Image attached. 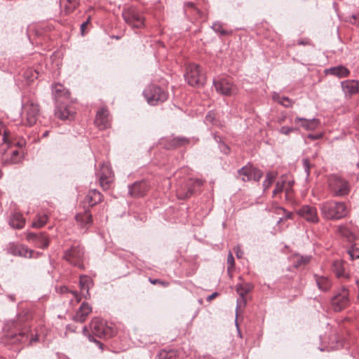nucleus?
<instances>
[{
  "mask_svg": "<svg viewBox=\"0 0 359 359\" xmlns=\"http://www.w3.org/2000/svg\"><path fill=\"white\" fill-rule=\"evenodd\" d=\"M322 216L327 220H337L344 218L348 213L347 205L344 202L327 201L320 204Z\"/></svg>",
  "mask_w": 359,
  "mask_h": 359,
  "instance_id": "1",
  "label": "nucleus"
},
{
  "mask_svg": "<svg viewBox=\"0 0 359 359\" xmlns=\"http://www.w3.org/2000/svg\"><path fill=\"white\" fill-rule=\"evenodd\" d=\"M92 334H88V338L90 341L95 342L100 350L103 349V344L97 340L94 336L100 338H109L114 334V330L100 318H94L90 324Z\"/></svg>",
  "mask_w": 359,
  "mask_h": 359,
  "instance_id": "2",
  "label": "nucleus"
},
{
  "mask_svg": "<svg viewBox=\"0 0 359 359\" xmlns=\"http://www.w3.org/2000/svg\"><path fill=\"white\" fill-rule=\"evenodd\" d=\"M327 185L329 191L334 197H345L351 190L350 182L337 175H331L327 177Z\"/></svg>",
  "mask_w": 359,
  "mask_h": 359,
  "instance_id": "3",
  "label": "nucleus"
},
{
  "mask_svg": "<svg viewBox=\"0 0 359 359\" xmlns=\"http://www.w3.org/2000/svg\"><path fill=\"white\" fill-rule=\"evenodd\" d=\"M143 95L150 105H157L167 100L168 93L158 86L151 84L143 91Z\"/></svg>",
  "mask_w": 359,
  "mask_h": 359,
  "instance_id": "4",
  "label": "nucleus"
},
{
  "mask_svg": "<svg viewBox=\"0 0 359 359\" xmlns=\"http://www.w3.org/2000/svg\"><path fill=\"white\" fill-rule=\"evenodd\" d=\"M122 16L124 21L133 29H140L144 26V18L135 7L125 8Z\"/></svg>",
  "mask_w": 359,
  "mask_h": 359,
  "instance_id": "5",
  "label": "nucleus"
},
{
  "mask_svg": "<svg viewBox=\"0 0 359 359\" xmlns=\"http://www.w3.org/2000/svg\"><path fill=\"white\" fill-rule=\"evenodd\" d=\"M184 78L189 85L194 87H200L204 85L205 78L201 72L200 66L191 64L187 67Z\"/></svg>",
  "mask_w": 359,
  "mask_h": 359,
  "instance_id": "6",
  "label": "nucleus"
},
{
  "mask_svg": "<svg viewBox=\"0 0 359 359\" xmlns=\"http://www.w3.org/2000/svg\"><path fill=\"white\" fill-rule=\"evenodd\" d=\"M263 177V172L248 163L238 170L237 178L243 182H249L254 180L259 182Z\"/></svg>",
  "mask_w": 359,
  "mask_h": 359,
  "instance_id": "7",
  "label": "nucleus"
},
{
  "mask_svg": "<svg viewBox=\"0 0 359 359\" xmlns=\"http://www.w3.org/2000/svg\"><path fill=\"white\" fill-rule=\"evenodd\" d=\"M83 249L79 245L72 246L65 252L63 258L71 264L80 269L83 268Z\"/></svg>",
  "mask_w": 359,
  "mask_h": 359,
  "instance_id": "8",
  "label": "nucleus"
},
{
  "mask_svg": "<svg viewBox=\"0 0 359 359\" xmlns=\"http://www.w3.org/2000/svg\"><path fill=\"white\" fill-rule=\"evenodd\" d=\"M213 85L217 93L225 96L234 95L238 91L237 86L226 78L214 80Z\"/></svg>",
  "mask_w": 359,
  "mask_h": 359,
  "instance_id": "9",
  "label": "nucleus"
},
{
  "mask_svg": "<svg viewBox=\"0 0 359 359\" xmlns=\"http://www.w3.org/2000/svg\"><path fill=\"white\" fill-rule=\"evenodd\" d=\"M331 304L335 311H340L349 304V293L346 288L342 287L331 299Z\"/></svg>",
  "mask_w": 359,
  "mask_h": 359,
  "instance_id": "10",
  "label": "nucleus"
},
{
  "mask_svg": "<svg viewBox=\"0 0 359 359\" xmlns=\"http://www.w3.org/2000/svg\"><path fill=\"white\" fill-rule=\"evenodd\" d=\"M26 239L35 247L41 249L47 248L50 243V238L46 232H29L26 234Z\"/></svg>",
  "mask_w": 359,
  "mask_h": 359,
  "instance_id": "11",
  "label": "nucleus"
},
{
  "mask_svg": "<svg viewBox=\"0 0 359 359\" xmlns=\"http://www.w3.org/2000/svg\"><path fill=\"white\" fill-rule=\"evenodd\" d=\"M149 185L145 180L135 182L128 186V194L132 197L144 196L149 190Z\"/></svg>",
  "mask_w": 359,
  "mask_h": 359,
  "instance_id": "12",
  "label": "nucleus"
},
{
  "mask_svg": "<svg viewBox=\"0 0 359 359\" xmlns=\"http://www.w3.org/2000/svg\"><path fill=\"white\" fill-rule=\"evenodd\" d=\"M297 214L308 222L317 223L319 221L317 209L313 206L303 205L297 210Z\"/></svg>",
  "mask_w": 359,
  "mask_h": 359,
  "instance_id": "13",
  "label": "nucleus"
},
{
  "mask_svg": "<svg viewBox=\"0 0 359 359\" xmlns=\"http://www.w3.org/2000/svg\"><path fill=\"white\" fill-rule=\"evenodd\" d=\"M7 251L14 256L29 258H31L34 253V250L29 249L24 245L18 243H9L7 247Z\"/></svg>",
  "mask_w": 359,
  "mask_h": 359,
  "instance_id": "14",
  "label": "nucleus"
},
{
  "mask_svg": "<svg viewBox=\"0 0 359 359\" xmlns=\"http://www.w3.org/2000/svg\"><path fill=\"white\" fill-rule=\"evenodd\" d=\"M97 175L100 186L104 189H107L109 187V184L113 180V172L111 168L107 164H102Z\"/></svg>",
  "mask_w": 359,
  "mask_h": 359,
  "instance_id": "15",
  "label": "nucleus"
},
{
  "mask_svg": "<svg viewBox=\"0 0 359 359\" xmlns=\"http://www.w3.org/2000/svg\"><path fill=\"white\" fill-rule=\"evenodd\" d=\"M253 288V285L249 283L237 284L236 285V290L239 294V298L237 299V307L236 310L242 306H245L247 300L245 295L250 292Z\"/></svg>",
  "mask_w": 359,
  "mask_h": 359,
  "instance_id": "16",
  "label": "nucleus"
},
{
  "mask_svg": "<svg viewBox=\"0 0 359 359\" xmlns=\"http://www.w3.org/2000/svg\"><path fill=\"white\" fill-rule=\"evenodd\" d=\"M203 184V182L201 180H189L187 184V191L184 192L181 189L177 191V195L180 199H186L189 198L196 190V187H200Z\"/></svg>",
  "mask_w": 359,
  "mask_h": 359,
  "instance_id": "17",
  "label": "nucleus"
},
{
  "mask_svg": "<svg viewBox=\"0 0 359 359\" xmlns=\"http://www.w3.org/2000/svg\"><path fill=\"white\" fill-rule=\"evenodd\" d=\"M95 123L100 130H104L110 126L109 111L106 108H102L97 111Z\"/></svg>",
  "mask_w": 359,
  "mask_h": 359,
  "instance_id": "18",
  "label": "nucleus"
},
{
  "mask_svg": "<svg viewBox=\"0 0 359 359\" xmlns=\"http://www.w3.org/2000/svg\"><path fill=\"white\" fill-rule=\"evenodd\" d=\"M342 90L346 97H351L359 93V81L346 80L341 82Z\"/></svg>",
  "mask_w": 359,
  "mask_h": 359,
  "instance_id": "19",
  "label": "nucleus"
},
{
  "mask_svg": "<svg viewBox=\"0 0 359 359\" xmlns=\"http://www.w3.org/2000/svg\"><path fill=\"white\" fill-rule=\"evenodd\" d=\"M24 109L27 114L26 118L27 124L32 126L36 123L39 111V106L37 104L31 103L29 104L25 105Z\"/></svg>",
  "mask_w": 359,
  "mask_h": 359,
  "instance_id": "20",
  "label": "nucleus"
},
{
  "mask_svg": "<svg viewBox=\"0 0 359 359\" xmlns=\"http://www.w3.org/2000/svg\"><path fill=\"white\" fill-rule=\"evenodd\" d=\"M92 312V307L87 303L83 302L73 319L76 322L83 323L88 316Z\"/></svg>",
  "mask_w": 359,
  "mask_h": 359,
  "instance_id": "21",
  "label": "nucleus"
},
{
  "mask_svg": "<svg viewBox=\"0 0 359 359\" xmlns=\"http://www.w3.org/2000/svg\"><path fill=\"white\" fill-rule=\"evenodd\" d=\"M295 123H300V126L306 130H314L319 126V121L316 118L307 119L302 117H297L294 118Z\"/></svg>",
  "mask_w": 359,
  "mask_h": 359,
  "instance_id": "22",
  "label": "nucleus"
},
{
  "mask_svg": "<svg viewBox=\"0 0 359 359\" xmlns=\"http://www.w3.org/2000/svg\"><path fill=\"white\" fill-rule=\"evenodd\" d=\"M325 74L341 79L348 76L350 74V71L343 65H338L325 69Z\"/></svg>",
  "mask_w": 359,
  "mask_h": 359,
  "instance_id": "23",
  "label": "nucleus"
},
{
  "mask_svg": "<svg viewBox=\"0 0 359 359\" xmlns=\"http://www.w3.org/2000/svg\"><path fill=\"white\" fill-rule=\"evenodd\" d=\"M102 195L96 189H92L88 191L86 196L83 202L88 204L89 207H93L102 201Z\"/></svg>",
  "mask_w": 359,
  "mask_h": 359,
  "instance_id": "24",
  "label": "nucleus"
},
{
  "mask_svg": "<svg viewBox=\"0 0 359 359\" xmlns=\"http://www.w3.org/2000/svg\"><path fill=\"white\" fill-rule=\"evenodd\" d=\"M93 285V280L90 276L86 275L80 276L79 285L85 299H88L90 297L89 290Z\"/></svg>",
  "mask_w": 359,
  "mask_h": 359,
  "instance_id": "25",
  "label": "nucleus"
},
{
  "mask_svg": "<svg viewBox=\"0 0 359 359\" xmlns=\"http://www.w3.org/2000/svg\"><path fill=\"white\" fill-rule=\"evenodd\" d=\"M75 218L78 224L83 228L88 229L93 223L92 215L88 211L78 213L75 216Z\"/></svg>",
  "mask_w": 359,
  "mask_h": 359,
  "instance_id": "26",
  "label": "nucleus"
},
{
  "mask_svg": "<svg viewBox=\"0 0 359 359\" xmlns=\"http://www.w3.org/2000/svg\"><path fill=\"white\" fill-rule=\"evenodd\" d=\"M315 280L318 287L322 291H327L332 286L331 280L325 276L315 275Z\"/></svg>",
  "mask_w": 359,
  "mask_h": 359,
  "instance_id": "27",
  "label": "nucleus"
},
{
  "mask_svg": "<svg viewBox=\"0 0 359 359\" xmlns=\"http://www.w3.org/2000/svg\"><path fill=\"white\" fill-rule=\"evenodd\" d=\"M25 221L22 215L15 212L12 215L9 220V224L15 229H22L25 225Z\"/></svg>",
  "mask_w": 359,
  "mask_h": 359,
  "instance_id": "28",
  "label": "nucleus"
},
{
  "mask_svg": "<svg viewBox=\"0 0 359 359\" xmlns=\"http://www.w3.org/2000/svg\"><path fill=\"white\" fill-rule=\"evenodd\" d=\"M332 271L338 278H348V273L345 272L344 262L341 260H337L333 262Z\"/></svg>",
  "mask_w": 359,
  "mask_h": 359,
  "instance_id": "29",
  "label": "nucleus"
},
{
  "mask_svg": "<svg viewBox=\"0 0 359 359\" xmlns=\"http://www.w3.org/2000/svg\"><path fill=\"white\" fill-rule=\"evenodd\" d=\"M55 114L57 118L62 120L71 118L73 116V112L66 106L57 107Z\"/></svg>",
  "mask_w": 359,
  "mask_h": 359,
  "instance_id": "30",
  "label": "nucleus"
},
{
  "mask_svg": "<svg viewBox=\"0 0 359 359\" xmlns=\"http://www.w3.org/2000/svg\"><path fill=\"white\" fill-rule=\"evenodd\" d=\"M311 255H301L296 254L293 257V265L295 268H299L306 266L311 261Z\"/></svg>",
  "mask_w": 359,
  "mask_h": 359,
  "instance_id": "31",
  "label": "nucleus"
},
{
  "mask_svg": "<svg viewBox=\"0 0 359 359\" xmlns=\"http://www.w3.org/2000/svg\"><path fill=\"white\" fill-rule=\"evenodd\" d=\"M189 142V140L183 137H174L169 140L168 143L165 145L168 149H175L178 147L185 145Z\"/></svg>",
  "mask_w": 359,
  "mask_h": 359,
  "instance_id": "32",
  "label": "nucleus"
},
{
  "mask_svg": "<svg viewBox=\"0 0 359 359\" xmlns=\"http://www.w3.org/2000/svg\"><path fill=\"white\" fill-rule=\"evenodd\" d=\"M48 216L46 214L38 215L37 218L32 224L33 228H41L48 221Z\"/></svg>",
  "mask_w": 359,
  "mask_h": 359,
  "instance_id": "33",
  "label": "nucleus"
},
{
  "mask_svg": "<svg viewBox=\"0 0 359 359\" xmlns=\"http://www.w3.org/2000/svg\"><path fill=\"white\" fill-rule=\"evenodd\" d=\"M276 175V173L272 172H269L266 173V178L262 184L264 191L269 189V187L272 184Z\"/></svg>",
  "mask_w": 359,
  "mask_h": 359,
  "instance_id": "34",
  "label": "nucleus"
},
{
  "mask_svg": "<svg viewBox=\"0 0 359 359\" xmlns=\"http://www.w3.org/2000/svg\"><path fill=\"white\" fill-rule=\"evenodd\" d=\"M20 159L21 157L20 156L19 151L18 150H14L12 151L10 158L5 161V163L9 164H16L20 161Z\"/></svg>",
  "mask_w": 359,
  "mask_h": 359,
  "instance_id": "35",
  "label": "nucleus"
},
{
  "mask_svg": "<svg viewBox=\"0 0 359 359\" xmlns=\"http://www.w3.org/2000/svg\"><path fill=\"white\" fill-rule=\"evenodd\" d=\"M351 259L359 258V245L357 244L352 245L347 251Z\"/></svg>",
  "mask_w": 359,
  "mask_h": 359,
  "instance_id": "36",
  "label": "nucleus"
},
{
  "mask_svg": "<svg viewBox=\"0 0 359 359\" xmlns=\"http://www.w3.org/2000/svg\"><path fill=\"white\" fill-rule=\"evenodd\" d=\"M4 143H8V134L4 126L0 121V146Z\"/></svg>",
  "mask_w": 359,
  "mask_h": 359,
  "instance_id": "37",
  "label": "nucleus"
},
{
  "mask_svg": "<svg viewBox=\"0 0 359 359\" xmlns=\"http://www.w3.org/2000/svg\"><path fill=\"white\" fill-rule=\"evenodd\" d=\"M285 183H286V182L284 180H282L278 181V182H276V187H275V189L273 191V196H276L278 194L281 193L284 190Z\"/></svg>",
  "mask_w": 359,
  "mask_h": 359,
  "instance_id": "38",
  "label": "nucleus"
},
{
  "mask_svg": "<svg viewBox=\"0 0 359 359\" xmlns=\"http://www.w3.org/2000/svg\"><path fill=\"white\" fill-rule=\"evenodd\" d=\"M211 27L215 32L219 33L222 36H224L227 34V32L223 29L222 25L220 22H214Z\"/></svg>",
  "mask_w": 359,
  "mask_h": 359,
  "instance_id": "39",
  "label": "nucleus"
},
{
  "mask_svg": "<svg viewBox=\"0 0 359 359\" xmlns=\"http://www.w3.org/2000/svg\"><path fill=\"white\" fill-rule=\"evenodd\" d=\"M175 356V353L172 351H162L159 353L160 359H172Z\"/></svg>",
  "mask_w": 359,
  "mask_h": 359,
  "instance_id": "40",
  "label": "nucleus"
},
{
  "mask_svg": "<svg viewBox=\"0 0 359 359\" xmlns=\"http://www.w3.org/2000/svg\"><path fill=\"white\" fill-rule=\"evenodd\" d=\"M298 130V128H294V127H288V126H283L281 127L280 129H279V133H281V134H283V135H289L290 133H292V132H295V131H297Z\"/></svg>",
  "mask_w": 359,
  "mask_h": 359,
  "instance_id": "41",
  "label": "nucleus"
},
{
  "mask_svg": "<svg viewBox=\"0 0 359 359\" xmlns=\"http://www.w3.org/2000/svg\"><path fill=\"white\" fill-rule=\"evenodd\" d=\"M276 210L278 213H280V212H283L285 214L284 218L285 219H290L292 217V212H287L284 208L283 207H277ZM283 219V217L280 218L278 220V223H280Z\"/></svg>",
  "mask_w": 359,
  "mask_h": 359,
  "instance_id": "42",
  "label": "nucleus"
},
{
  "mask_svg": "<svg viewBox=\"0 0 359 359\" xmlns=\"http://www.w3.org/2000/svg\"><path fill=\"white\" fill-rule=\"evenodd\" d=\"M280 104L285 107H290L292 105V102L287 97H281L278 101Z\"/></svg>",
  "mask_w": 359,
  "mask_h": 359,
  "instance_id": "43",
  "label": "nucleus"
},
{
  "mask_svg": "<svg viewBox=\"0 0 359 359\" xmlns=\"http://www.w3.org/2000/svg\"><path fill=\"white\" fill-rule=\"evenodd\" d=\"M339 231L341 235L346 237L349 241L352 239L353 234L346 227L342 226L339 229Z\"/></svg>",
  "mask_w": 359,
  "mask_h": 359,
  "instance_id": "44",
  "label": "nucleus"
},
{
  "mask_svg": "<svg viewBox=\"0 0 359 359\" xmlns=\"http://www.w3.org/2000/svg\"><path fill=\"white\" fill-rule=\"evenodd\" d=\"M61 1H62V2H65V0H61ZM66 1H67L69 4V5H66L65 6V11H66V12L67 13H70V12L73 11L75 9L76 6V4L75 2H72L71 0H66Z\"/></svg>",
  "mask_w": 359,
  "mask_h": 359,
  "instance_id": "45",
  "label": "nucleus"
},
{
  "mask_svg": "<svg viewBox=\"0 0 359 359\" xmlns=\"http://www.w3.org/2000/svg\"><path fill=\"white\" fill-rule=\"evenodd\" d=\"M302 163H303V167H304V171L306 173V176H309V173H310V168H311L309 160L308 158H304L302 160Z\"/></svg>",
  "mask_w": 359,
  "mask_h": 359,
  "instance_id": "46",
  "label": "nucleus"
},
{
  "mask_svg": "<svg viewBox=\"0 0 359 359\" xmlns=\"http://www.w3.org/2000/svg\"><path fill=\"white\" fill-rule=\"evenodd\" d=\"M227 264L229 265L228 269L234 266V258L231 252H229L228 254Z\"/></svg>",
  "mask_w": 359,
  "mask_h": 359,
  "instance_id": "47",
  "label": "nucleus"
},
{
  "mask_svg": "<svg viewBox=\"0 0 359 359\" xmlns=\"http://www.w3.org/2000/svg\"><path fill=\"white\" fill-rule=\"evenodd\" d=\"M220 149L225 154H228L229 153V151H230V148L227 145H226L224 144H222L220 145Z\"/></svg>",
  "mask_w": 359,
  "mask_h": 359,
  "instance_id": "48",
  "label": "nucleus"
},
{
  "mask_svg": "<svg viewBox=\"0 0 359 359\" xmlns=\"http://www.w3.org/2000/svg\"><path fill=\"white\" fill-rule=\"evenodd\" d=\"M219 295L218 292H213L212 294H211L210 295L208 296L207 297V301L208 302H210L212 301L214 298H215L216 297H217Z\"/></svg>",
  "mask_w": 359,
  "mask_h": 359,
  "instance_id": "49",
  "label": "nucleus"
},
{
  "mask_svg": "<svg viewBox=\"0 0 359 359\" xmlns=\"http://www.w3.org/2000/svg\"><path fill=\"white\" fill-rule=\"evenodd\" d=\"M89 22V20H88L87 21L83 22L81 25V34L83 35L84 34V32H85V29L88 25Z\"/></svg>",
  "mask_w": 359,
  "mask_h": 359,
  "instance_id": "50",
  "label": "nucleus"
},
{
  "mask_svg": "<svg viewBox=\"0 0 359 359\" xmlns=\"http://www.w3.org/2000/svg\"><path fill=\"white\" fill-rule=\"evenodd\" d=\"M351 18L353 19V20H350V22L351 23L355 24V25H359V20L356 15H353L351 16Z\"/></svg>",
  "mask_w": 359,
  "mask_h": 359,
  "instance_id": "51",
  "label": "nucleus"
},
{
  "mask_svg": "<svg viewBox=\"0 0 359 359\" xmlns=\"http://www.w3.org/2000/svg\"><path fill=\"white\" fill-rule=\"evenodd\" d=\"M309 43V41L307 39L299 40L297 41L298 45H308Z\"/></svg>",
  "mask_w": 359,
  "mask_h": 359,
  "instance_id": "52",
  "label": "nucleus"
},
{
  "mask_svg": "<svg viewBox=\"0 0 359 359\" xmlns=\"http://www.w3.org/2000/svg\"><path fill=\"white\" fill-rule=\"evenodd\" d=\"M320 137V135H315L309 134L308 135V138H309L311 140H317Z\"/></svg>",
  "mask_w": 359,
  "mask_h": 359,
  "instance_id": "53",
  "label": "nucleus"
},
{
  "mask_svg": "<svg viewBox=\"0 0 359 359\" xmlns=\"http://www.w3.org/2000/svg\"><path fill=\"white\" fill-rule=\"evenodd\" d=\"M291 191H292V187H287V188H285V195H286L287 198L289 197V195Z\"/></svg>",
  "mask_w": 359,
  "mask_h": 359,
  "instance_id": "54",
  "label": "nucleus"
},
{
  "mask_svg": "<svg viewBox=\"0 0 359 359\" xmlns=\"http://www.w3.org/2000/svg\"><path fill=\"white\" fill-rule=\"evenodd\" d=\"M62 86L61 85H56L55 87V92L57 93H61L62 92Z\"/></svg>",
  "mask_w": 359,
  "mask_h": 359,
  "instance_id": "55",
  "label": "nucleus"
},
{
  "mask_svg": "<svg viewBox=\"0 0 359 359\" xmlns=\"http://www.w3.org/2000/svg\"><path fill=\"white\" fill-rule=\"evenodd\" d=\"M72 294L74 295V297L76 298L77 302H80L81 299L79 298V295L76 292H73Z\"/></svg>",
  "mask_w": 359,
  "mask_h": 359,
  "instance_id": "56",
  "label": "nucleus"
},
{
  "mask_svg": "<svg viewBox=\"0 0 359 359\" xmlns=\"http://www.w3.org/2000/svg\"><path fill=\"white\" fill-rule=\"evenodd\" d=\"M186 6L192 8V7H194V4L192 2H187V3H186Z\"/></svg>",
  "mask_w": 359,
  "mask_h": 359,
  "instance_id": "57",
  "label": "nucleus"
},
{
  "mask_svg": "<svg viewBox=\"0 0 359 359\" xmlns=\"http://www.w3.org/2000/svg\"><path fill=\"white\" fill-rule=\"evenodd\" d=\"M48 133H49V132H48V130H46V131L43 133L42 137H47V136L48 135Z\"/></svg>",
  "mask_w": 359,
  "mask_h": 359,
  "instance_id": "58",
  "label": "nucleus"
},
{
  "mask_svg": "<svg viewBox=\"0 0 359 359\" xmlns=\"http://www.w3.org/2000/svg\"><path fill=\"white\" fill-rule=\"evenodd\" d=\"M88 331L87 327H86V326H85V327H83V334H86V333H88Z\"/></svg>",
  "mask_w": 359,
  "mask_h": 359,
  "instance_id": "59",
  "label": "nucleus"
},
{
  "mask_svg": "<svg viewBox=\"0 0 359 359\" xmlns=\"http://www.w3.org/2000/svg\"><path fill=\"white\" fill-rule=\"evenodd\" d=\"M287 184H288V187H292V184H293V182L292 181H288L287 182Z\"/></svg>",
  "mask_w": 359,
  "mask_h": 359,
  "instance_id": "60",
  "label": "nucleus"
},
{
  "mask_svg": "<svg viewBox=\"0 0 359 359\" xmlns=\"http://www.w3.org/2000/svg\"><path fill=\"white\" fill-rule=\"evenodd\" d=\"M236 256H237L238 258L241 257V252H240V251H239V250H238V251L236 252Z\"/></svg>",
  "mask_w": 359,
  "mask_h": 359,
  "instance_id": "61",
  "label": "nucleus"
},
{
  "mask_svg": "<svg viewBox=\"0 0 359 359\" xmlns=\"http://www.w3.org/2000/svg\"><path fill=\"white\" fill-rule=\"evenodd\" d=\"M150 281H151V283L155 284V283H157L158 280L157 279L154 280H151V279H150Z\"/></svg>",
  "mask_w": 359,
  "mask_h": 359,
  "instance_id": "62",
  "label": "nucleus"
},
{
  "mask_svg": "<svg viewBox=\"0 0 359 359\" xmlns=\"http://www.w3.org/2000/svg\"><path fill=\"white\" fill-rule=\"evenodd\" d=\"M2 176H3V173H2L1 170H0V179L2 177Z\"/></svg>",
  "mask_w": 359,
  "mask_h": 359,
  "instance_id": "63",
  "label": "nucleus"
},
{
  "mask_svg": "<svg viewBox=\"0 0 359 359\" xmlns=\"http://www.w3.org/2000/svg\"><path fill=\"white\" fill-rule=\"evenodd\" d=\"M283 120H284V118H280V119L278 120V122L281 123L282 121H283Z\"/></svg>",
  "mask_w": 359,
  "mask_h": 359,
  "instance_id": "64",
  "label": "nucleus"
}]
</instances>
